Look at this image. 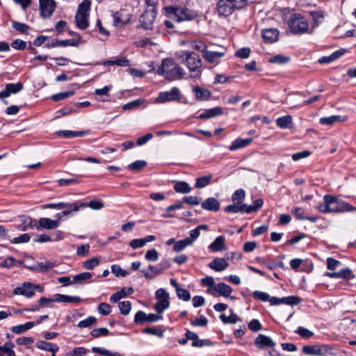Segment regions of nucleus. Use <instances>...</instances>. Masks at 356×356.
Instances as JSON below:
<instances>
[{
  "mask_svg": "<svg viewBox=\"0 0 356 356\" xmlns=\"http://www.w3.org/2000/svg\"><path fill=\"white\" fill-rule=\"evenodd\" d=\"M323 201V203L318 206V209L322 213H343L356 210L349 203L338 200L333 195H324Z\"/></svg>",
  "mask_w": 356,
  "mask_h": 356,
  "instance_id": "f257e3e1",
  "label": "nucleus"
},
{
  "mask_svg": "<svg viewBox=\"0 0 356 356\" xmlns=\"http://www.w3.org/2000/svg\"><path fill=\"white\" fill-rule=\"evenodd\" d=\"M177 58L189 70L191 76L200 77L202 74V60L199 55L193 51H185L177 55Z\"/></svg>",
  "mask_w": 356,
  "mask_h": 356,
  "instance_id": "f03ea898",
  "label": "nucleus"
},
{
  "mask_svg": "<svg viewBox=\"0 0 356 356\" xmlns=\"http://www.w3.org/2000/svg\"><path fill=\"white\" fill-rule=\"evenodd\" d=\"M157 73L170 81L180 80L185 74L184 69L172 58L163 59L161 65L157 70Z\"/></svg>",
  "mask_w": 356,
  "mask_h": 356,
  "instance_id": "7ed1b4c3",
  "label": "nucleus"
},
{
  "mask_svg": "<svg viewBox=\"0 0 356 356\" xmlns=\"http://www.w3.org/2000/svg\"><path fill=\"white\" fill-rule=\"evenodd\" d=\"M90 7V0H83L78 6L75 15V23L76 26L81 30H85L89 26Z\"/></svg>",
  "mask_w": 356,
  "mask_h": 356,
  "instance_id": "20e7f679",
  "label": "nucleus"
},
{
  "mask_svg": "<svg viewBox=\"0 0 356 356\" xmlns=\"http://www.w3.org/2000/svg\"><path fill=\"white\" fill-rule=\"evenodd\" d=\"M288 26L293 34H304L308 32L309 24L305 17L300 13L292 14L289 20Z\"/></svg>",
  "mask_w": 356,
  "mask_h": 356,
  "instance_id": "39448f33",
  "label": "nucleus"
},
{
  "mask_svg": "<svg viewBox=\"0 0 356 356\" xmlns=\"http://www.w3.org/2000/svg\"><path fill=\"white\" fill-rule=\"evenodd\" d=\"M166 10L169 14L173 15L178 22L193 20L198 15L197 12L186 7L168 6Z\"/></svg>",
  "mask_w": 356,
  "mask_h": 356,
  "instance_id": "423d86ee",
  "label": "nucleus"
},
{
  "mask_svg": "<svg viewBox=\"0 0 356 356\" xmlns=\"http://www.w3.org/2000/svg\"><path fill=\"white\" fill-rule=\"evenodd\" d=\"M331 348L325 344L309 345L302 347V353L309 355L325 356L329 355Z\"/></svg>",
  "mask_w": 356,
  "mask_h": 356,
  "instance_id": "0eeeda50",
  "label": "nucleus"
},
{
  "mask_svg": "<svg viewBox=\"0 0 356 356\" xmlns=\"http://www.w3.org/2000/svg\"><path fill=\"white\" fill-rule=\"evenodd\" d=\"M180 91L178 88L173 87L170 91L160 92L155 102L163 104L167 102L177 101L180 99Z\"/></svg>",
  "mask_w": 356,
  "mask_h": 356,
  "instance_id": "6e6552de",
  "label": "nucleus"
},
{
  "mask_svg": "<svg viewBox=\"0 0 356 356\" xmlns=\"http://www.w3.org/2000/svg\"><path fill=\"white\" fill-rule=\"evenodd\" d=\"M40 15L42 17H49L54 13L56 4L54 0H39Z\"/></svg>",
  "mask_w": 356,
  "mask_h": 356,
  "instance_id": "1a4fd4ad",
  "label": "nucleus"
},
{
  "mask_svg": "<svg viewBox=\"0 0 356 356\" xmlns=\"http://www.w3.org/2000/svg\"><path fill=\"white\" fill-rule=\"evenodd\" d=\"M59 225L58 220H51L48 218H41L38 220H35L34 227L38 231L42 229H54Z\"/></svg>",
  "mask_w": 356,
  "mask_h": 356,
  "instance_id": "9d476101",
  "label": "nucleus"
},
{
  "mask_svg": "<svg viewBox=\"0 0 356 356\" xmlns=\"http://www.w3.org/2000/svg\"><path fill=\"white\" fill-rule=\"evenodd\" d=\"M232 292V289L228 284L220 282L216 285L213 289L209 290V293L213 296L229 297Z\"/></svg>",
  "mask_w": 356,
  "mask_h": 356,
  "instance_id": "9b49d317",
  "label": "nucleus"
},
{
  "mask_svg": "<svg viewBox=\"0 0 356 356\" xmlns=\"http://www.w3.org/2000/svg\"><path fill=\"white\" fill-rule=\"evenodd\" d=\"M235 10L228 0H219L216 5V12L220 17H228L231 15Z\"/></svg>",
  "mask_w": 356,
  "mask_h": 356,
  "instance_id": "f8f14e48",
  "label": "nucleus"
},
{
  "mask_svg": "<svg viewBox=\"0 0 356 356\" xmlns=\"http://www.w3.org/2000/svg\"><path fill=\"white\" fill-rule=\"evenodd\" d=\"M13 293L15 295L23 296L26 298H31L35 294L33 289V283L29 282H25L21 286L16 287Z\"/></svg>",
  "mask_w": 356,
  "mask_h": 356,
  "instance_id": "ddd939ff",
  "label": "nucleus"
},
{
  "mask_svg": "<svg viewBox=\"0 0 356 356\" xmlns=\"http://www.w3.org/2000/svg\"><path fill=\"white\" fill-rule=\"evenodd\" d=\"M81 38L80 36L78 37V38H72V39H67V40H60L58 39H54L53 41L47 44L46 46L48 48L50 47H67V46H72V47H78L81 42Z\"/></svg>",
  "mask_w": 356,
  "mask_h": 356,
  "instance_id": "4468645a",
  "label": "nucleus"
},
{
  "mask_svg": "<svg viewBox=\"0 0 356 356\" xmlns=\"http://www.w3.org/2000/svg\"><path fill=\"white\" fill-rule=\"evenodd\" d=\"M24 88L22 82L16 83H8L6 85L5 89L0 92V99L9 97L11 94H16L21 91Z\"/></svg>",
  "mask_w": 356,
  "mask_h": 356,
  "instance_id": "2eb2a0df",
  "label": "nucleus"
},
{
  "mask_svg": "<svg viewBox=\"0 0 356 356\" xmlns=\"http://www.w3.org/2000/svg\"><path fill=\"white\" fill-rule=\"evenodd\" d=\"M254 345L259 349H264L266 348L275 347V343L270 337L259 334L254 339Z\"/></svg>",
  "mask_w": 356,
  "mask_h": 356,
  "instance_id": "dca6fc26",
  "label": "nucleus"
},
{
  "mask_svg": "<svg viewBox=\"0 0 356 356\" xmlns=\"http://www.w3.org/2000/svg\"><path fill=\"white\" fill-rule=\"evenodd\" d=\"M58 209H65L66 207H70V210H63L61 213L62 216L70 215L72 212H76L81 209V207H84L85 204H81V201L74 202L73 203L68 202H58Z\"/></svg>",
  "mask_w": 356,
  "mask_h": 356,
  "instance_id": "f3484780",
  "label": "nucleus"
},
{
  "mask_svg": "<svg viewBox=\"0 0 356 356\" xmlns=\"http://www.w3.org/2000/svg\"><path fill=\"white\" fill-rule=\"evenodd\" d=\"M155 19V13L153 11L143 13L140 17L141 27L146 30L152 29L153 22Z\"/></svg>",
  "mask_w": 356,
  "mask_h": 356,
  "instance_id": "a211bd4d",
  "label": "nucleus"
},
{
  "mask_svg": "<svg viewBox=\"0 0 356 356\" xmlns=\"http://www.w3.org/2000/svg\"><path fill=\"white\" fill-rule=\"evenodd\" d=\"M263 203L264 202L261 199H257L254 201L252 205H248L247 204L242 202L239 204V212L245 213L257 212L261 208Z\"/></svg>",
  "mask_w": 356,
  "mask_h": 356,
  "instance_id": "6ab92c4d",
  "label": "nucleus"
},
{
  "mask_svg": "<svg viewBox=\"0 0 356 356\" xmlns=\"http://www.w3.org/2000/svg\"><path fill=\"white\" fill-rule=\"evenodd\" d=\"M326 276L330 277V278H343L345 280H351L355 277V275L353 274L352 270L348 268H343L337 272H332V273H326Z\"/></svg>",
  "mask_w": 356,
  "mask_h": 356,
  "instance_id": "aec40b11",
  "label": "nucleus"
},
{
  "mask_svg": "<svg viewBox=\"0 0 356 356\" xmlns=\"http://www.w3.org/2000/svg\"><path fill=\"white\" fill-rule=\"evenodd\" d=\"M193 92L197 101H207L211 96V92L208 89L199 86L193 88Z\"/></svg>",
  "mask_w": 356,
  "mask_h": 356,
  "instance_id": "412c9836",
  "label": "nucleus"
},
{
  "mask_svg": "<svg viewBox=\"0 0 356 356\" xmlns=\"http://www.w3.org/2000/svg\"><path fill=\"white\" fill-rule=\"evenodd\" d=\"M264 40L267 43H273L278 40L279 31L276 29H267L262 32Z\"/></svg>",
  "mask_w": 356,
  "mask_h": 356,
  "instance_id": "4be33fe9",
  "label": "nucleus"
},
{
  "mask_svg": "<svg viewBox=\"0 0 356 356\" xmlns=\"http://www.w3.org/2000/svg\"><path fill=\"white\" fill-rule=\"evenodd\" d=\"M209 266L215 271L220 272L225 270L229 266V264L225 259L216 258L209 264Z\"/></svg>",
  "mask_w": 356,
  "mask_h": 356,
  "instance_id": "5701e85b",
  "label": "nucleus"
},
{
  "mask_svg": "<svg viewBox=\"0 0 356 356\" xmlns=\"http://www.w3.org/2000/svg\"><path fill=\"white\" fill-rule=\"evenodd\" d=\"M202 208L212 211H218L220 209V202L215 197H209L201 204Z\"/></svg>",
  "mask_w": 356,
  "mask_h": 356,
  "instance_id": "b1692460",
  "label": "nucleus"
},
{
  "mask_svg": "<svg viewBox=\"0 0 356 356\" xmlns=\"http://www.w3.org/2000/svg\"><path fill=\"white\" fill-rule=\"evenodd\" d=\"M252 140H253L251 138L244 139L241 138H236L232 142L231 145L229 147V149L230 151H235L238 149L243 148L249 145L252 142Z\"/></svg>",
  "mask_w": 356,
  "mask_h": 356,
  "instance_id": "393cba45",
  "label": "nucleus"
},
{
  "mask_svg": "<svg viewBox=\"0 0 356 356\" xmlns=\"http://www.w3.org/2000/svg\"><path fill=\"white\" fill-rule=\"evenodd\" d=\"M223 113L222 109L220 106H216L212 108L207 109L199 115V118L205 120L211 118L221 115Z\"/></svg>",
  "mask_w": 356,
  "mask_h": 356,
  "instance_id": "a878e982",
  "label": "nucleus"
},
{
  "mask_svg": "<svg viewBox=\"0 0 356 356\" xmlns=\"http://www.w3.org/2000/svg\"><path fill=\"white\" fill-rule=\"evenodd\" d=\"M113 17V25L115 26H122L130 21V18L129 17L123 16V11L120 10L114 13L112 15Z\"/></svg>",
  "mask_w": 356,
  "mask_h": 356,
  "instance_id": "bb28decb",
  "label": "nucleus"
},
{
  "mask_svg": "<svg viewBox=\"0 0 356 356\" xmlns=\"http://www.w3.org/2000/svg\"><path fill=\"white\" fill-rule=\"evenodd\" d=\"M209 249L213 252H218L225 248V238L223 236H219L212 242L209 246Z\"/></svg>",
  "mask_w": 356,
  "mask_h": 356,
  "instance_id": "cd10ccee",
  "label": "nucleus"
},
{
  "mask_svg": "<svg viewBox=\"0 0 356 356\" xmlns=\"http://www.w3.org/2000/svg\"><path fill=\"white\" fill-rule=\"evenodd\" d=\"M346 117L341 115H331L329 117L321 118L319 122L323 125H332L336 122H344Z\"/></svg>",
  "mask_w": 356,
  "mask_h": 356,
  "instance_id": "c85d7f7f",
  "label": "nucleus"
},
{
  "mask_svg": "<svg viewBox=\"0 0 356 356\" xmlns=\"http://www.w3.org/2000/svg\"><path fill=\"white\" fill-rule=\"evenodd\" d=\"M89 133V131H70V130H63V131H56V134L59 136H63L67 138H71L78 136H83L85 134Z\"/></svg>",
  "mask_w": 356,
  "mask_h": 356,
  "instance_id": "c756f323",
  "label": "nucleus"
},
{
  "mask_svg": "<svg viewBox=\"0 0 356 356\" xmlns=\"http://www.w3.org/2000/svg\"><path fill=\"white\" fill-rule=\"evenodd\" d=\"M36 347L40 350L49 352H58L59 350V347L56 344L44 341L37 342Z\"/></svg>",
  "mask_w": 356,
  "mask_h": 356,
  "instance_id": "7c9ffc66",
  "label": "nucleus"
},
{
  "mask_svg": "<svg viewBox=\"0 0 356 356\" xmlns=\"http://www.w3.org/2000/svg\"><path fill=\"white\" fill-rule=\"evenodd\" d=\"M344 52L345 51L343 49L337 50L327 56L321 57L319 58L318 62L322 64L330 63L341 57L344 54Z\"/></svg>",
  "mask_w": 356,
  "mask_h": 356,
  "instance_id": "2f4dec72",
  "label": "nucleus"
},
{
  "mask_svg": "<svg viewBox=\"0 0 356 356\" xmlns=\"http://www.w3.org/2000/svg\"><path fill=\"white\" fill-rule=\"evenodd\" d=\"M15 344L11 341L5 343L3 346H0V356L6 354L7 356H16L15 352L13 350Z\"/></svg>",
  "mask_w": 356,
  "mask_h": 356,
  "instance_id": "473e14b6",
  "label": "nucleus"
},
{
  "mask_svg": "<svg viewBox=\"0 0 356 356\" xmlns=\"http://www.w3.org/2000/svg\"><path fill=\"white\" fill-rule=\"evenodd\" d=\"M225 55V52L206 51L204 54V58L211 63L217 62Z\"/></svg>",
  "mask_w": 356,
  "mask_h": 356,
  "instance_id": "72a5a7b5",
  "label": "nucleus"
},
{
  "mask_svg": "<svg viewBox=\"0 0 356 356\" xmlns=\"http://www.w3.org/2000/svg\"><path fill=\"white\" fill-rule=\"evenodd\" d=\"M213 178V175L211 174L200 177L196 179L195 187L196 188H202L208 186Z\"/></svg>",
  "mask_w": 356,
  "mask_h": 356,
  "instance_id": "f704fd0d",
  "label": "nucleus"
},
{
  "mask_svg": "<svg viewBox=\"0 0 356 356\" xmlns=\"http://www.w3.org/2000/svg\"><path fill=\"white\" fill-rule=\"evenodd\" d=\"M193 244V239L191 238H186L183 240H179L177 241L173 247V250L177 252H179L182 251L184 249H185L187 246L191 245Z\"/></svg>",
  "mask_w": 356,
  "mask_h": 356,
  "instance_id": "c9c22d12",
  "label": "nucleus"
},
{
  "mask_svg": "<svg viewBox=\"0 0 356 356\" xmlns=\"http://www.w3.org/2000/svg\"><path fill=\"white\" fill-rule=\"evenodd\" d=\"M276 124L282 129L290 128L292 125V118L289 115L278 118L276 120Z\"/></svg>",
  "mask_w": 356,
  "mask_h": 356,
  "instance_id": "e433bc0d",
  "label": "nucleus"
},
{
  "mask_svg": "<svg viewBox=\"0 0 356 356\" xmlns=\"http://www.w3.org/2000/svg\"><path fill=\"white\" fill-rule=\"evenodd\" d=\"M35 325V323L29 321L26 322L24 324H21L18 325L13 326L12 327V331L15 334H22L25 332L26 331L31 329Z\"/></svg>",
  "mask_w": 356,
  "mask_h": 356,
  "instance_id": "4c0bfd02",
  "label": "nucleus"
},
{
  "mask_svg": "<svg viewBox=\"0 0 356 356\" xmlns=\"http://www.w3.org/2000/svg\"><path fill=\"white\" fill-rule=\"evenodd\" d=\"M174 190L179 193H188L191 191V187L186 181H179L174 186Z\"/></svg>",
  "mask_w": 356,
  "mask_h": 356,
  "instance_id": "58836bf2",
  "label": "nucleus"
},
{
  "mask_svg": "<svg viewBox=\"0 0 356 356\" xmlns=\"http://www.w3.org/2000/svg\"><path fill=\"white\" fill-rule=\"evenodd\" d=\"M245 197V191L239 188L237 189L232 195V201L234 203L239 204L242 203Z\"/></svg>",
  "mask_w": 356,
  "mask_h": 356,
  "instance_id": "ea45409f",
  "label": "nucleus"
},
{
  "mask_svg": "<svg viewBox=\"0 0 356 356\" xmlns=\"http://www.w3.org/2000/svg\"><path fill=\"white\" fill-rule=\"evenodd\" d=\"M231 314L229 316H226L225 314H221L220 318L224 323L234 324L239 321L238 316L234 313L233 309H229Z\"/></svg>",
  "mask_w": 356,
  "mask_h": 356,
  "instance_id": "a19ab883",
  "label": "nucleus"
},
{
  "mask_svg": "<svg viewBox=\"0 0 356 356\" xmlns=\"http://www.w3.org/2000/svg\"><path fill=\"white\" fill-rule=\"evenodd\" d=\"M170 305V302L168 300H157L156 303L154 305L155 311L161 314Z\"/></svg>",
  "mask_w": 356,
  "mask_h": 356,
  "instance_id": "79ce46f5",
  "label": "nucleus"
},
{
  "mask_svg": "<svg viewBox=\"0 0 356 356\" xmlns=\"http://www.w3.org/2000/svg\"><path fill=\"white\" fill-rule=\"evenodd\" d=\"M81 204H85L84 207H81V208H86L88 207L93 210H100L104 207V204L100 200H92L88 203L81 202Z\"/></svg>",
  "mask_w": 356,
  "mask_h": 356,
  "instance_id": "37998d69",
  "label": "nucleus"
},
{
  "mask_svg": "<svg viewBox=\"0 0 356 356\" xmlns=\"http://www.w3.org/2000/svg\"><path fill=\"white\" fill-rule=\"evenodd\" d=\"M147 165V162L142 160L136 161L131 163H130L127 168L129 170L132 171H139L141 170Z\"/></svg>",
  "mask_w": 356,
  "mask_h": 356,
  "instance_id": "c03bdc74",
  "label": "nucleus"
},
{
  "mask_svg": "<svg viewBox=\"0 0 356 356\" xmlns=\"http://www.w3.org/2000/svg\"><path fill=\"white\" fill-rule=\"evenodd\" d=\"M92 352L99 353L103 356H122L121 354L117 352L112 353L105 348L100 347H93L92 349Z\"/></svg>",
  "mask_w": 356,
  "mask_h": 356,
  "instance_id": "a18cd8bd",
  "label": "nucleus"
},
{
  "mask_svg": "<svg viewBox=\"0 0 356 356\" xmlns=\"http://www.w3.org/2000/svg\"><path fill=\"white\" fill-rule=\"evenodd\" d=\"M55 263H53L50 261H46L44 262H38L37 266H38V272L44 273L46 272L54 267H55Z\"/></svg>",
  "mask_w": 356,
  "mask_h": 356,
  "instance_id": "49530a36",
  "label": "nucleus"
},
{
  "mask_svg": "<svg viewBox=\"0 0 356 356\" xmlns=\"http://www.w3.org/2000/svg\"><path fill=\"white\" fill-rule=\"evenodd\" d=\"M289 60V58L285 56L284 55L278 54L274 56H272L269 58V62L271 63L276 64H284L286 63Z\"/></svg>",
  "mask_w": 356,
  "mask_h": 356,
  "instance_id": "de8ad7c7",
  "label": "nucleus"
},
{
  "mask_svg": "<svg viewBox=\"0 0 356 356\" xmlns=\"http://www.w3.org/2000/svg\"><path fill=\"white\" fill-rule=\"evenodd\" d=\"M119 309L120 310V313L124 315H127L129 314L131 309V303L130 301H122L118 304Z\"/></svg>",
  "mask_w": 356,
  "mask_h": 356,
  "instance_id": "09e8293b",
  "label": "nucleus"
},
{
  "mask_svg": "<svg viewBox=\"0 0 356 356\" xmlns=\"http://www.w3.org/2000/svg\"><path fill=\"white\" fill-rule=\"evenodd\" d=\"M97 323V318L95 316H89L87 318L81 321L78 323V326L81 328L90 327Z\"/></svg>",
  "mask_w": 356,
  "mask_h": 356,
  "instance_id": "8fccbe9b",
  "label": "nucleus"
},
{
  "mask_svg": "<svg viewBox=\"0 0 356 356\" xmlns=\"http://www.w3.org/2000/svg\"><path fill=\"white\" fill-rule=\"evenodd\" d=\"M92 277V273L84 272L73 277L74 283H82L83 281L89 280Z\"/></svg>",
  "mask_w": 356,
  "mask_h": 356,
  "instance_id": "3c124183",
  "label": "nucleus"
},
{
  "mask_svg": "<svg viewBox=\"0 0 356 356\" xmlns=\"http://www.w3.org/2000/svg\"><path fill=\"white\" fill-rule=\"evenodd\" d=\"M301 302V298L298 296H290L287 297L282 298L283 304L288 305H298Z\"/></svg>",
  "mask_w": 356,
  "mask_h": 356,
  "instance_id": "603ef678",
  "label": "nucleus"
},
{
  "mask_svg": "<svg viewBox=\"0 0 356 356\" xmlns=\"http://www.w3.org/2000/svg\"><path fill=\"white\" fill-rule=\"evenodd\" d=\"M13 27L21 33H26L29 29V26L27 24L16 21L13 22Z\"/></svg>",
  "mask_w": 356,
  "mask_h": 356,
  "instance_id": "864d4df0",
  "label": "nucleus"
},
{
  "mask_svg": "<svg viewBox=\"0 0 356 356\" xmlns=\"http://www.w3.org/2000/svg\"><path fill=\"white\" fill-rule=\"evenodd\" d=\"M109 330L106 327L96 328L91 331L90 334L93 338H98L101 336H107Z\"/></svg>",
  "mask_w": 356,
  "mask_h": 356,
  "instance_id": "5fc2aeb1",
  "label": "nucleus"
},
{
  "mask_svg": "<svg viewBox=\"0 0 356 356\" xmlns=\"http://www.w3.org/2000/svg\"><path fill=\"white\" fill-rule=\"evenodd\" d=\"M111 272L117 277H126L129 273L123 270L119 265L115 264L111 266Z\"/></svg>",
  "mask_w": 356,
  "mask_h": 356,
  "instance_id": "6e6d98bb",
  "label": "nucleus"
},
{
  "mask_svg": "<svg viewBox=\"0 0 356 356\" xmlns=\"http://www.w3.org/2000/svg\"><path fill=\"white\" fill-rule=\"evenodd\" d=\"M99 264V261L97 258L93 257L90 259L86 260L83 263V266L88 270H92L95 267L97 266Z\"/></svg>",
  "mask_w": 356,
  "mask_h": 356,
  "instance_id": "4d7b16f0",
  "label": "nucleus"
},
{
  "mask_svg": "<svg viewBox=\"0 0 356 356\" xmlns=\"http://www.w3.org/2000/svg\"><path fill=\"white\" fill-rule=\"evenodd\" d=\"M35 220H33L29 216H24L23 217V223L22 225L21 229L22 231H26L30 228L35 227L34 223Z\"/></svg>",
  "mask_w": 356,
  "mask_h": 356,
  "instance_id": "13d9d810",
  "label": "nucleus"
},
{
  "mask_svg": "<svg viewBox=\"0 0 356 356\" xmlns=\"http://www.w3.org/2000/svg\"><path fill=\"white\" fill-rule=\"evenodd\" d=\"M143 102L144 101L143 99H138L124 104L122 108L125 111L131 110L135 108L139 107L143 104Z\"/></svg>",
  "mask_w": 356,
  "mask_h": 356,
  "instance_id": "bf43d9fd",
  "label": "nucleus"
},
{
  "mask_svg": "<svg viewBox=\"0 0 356 356\" xmlns=\"http://www.w3.org/2000/svg\"><path fill=\"white\" fill-rule=\"evenodd\" d=\"M176 293L178 298L184 301H188L191 299L190 292L185 289H177Z\"/></svg>",
  "mask_w": 356,
  "mask_h": 356,
  "instance_id": "052dcab7",
  "label": "nucleus"
},
{
  "mask_svg": "<svg viewBox=\"0 0 356 356\" xmlns=\"http://www.w3.org/2000/svg\"><path fill=\"white\" fill-rule=\"evenodd\" d=\"M295 332L305 339H309L314 335L312 331L303 327H298Z\"/></svg>",
  "mask_w": 356,
  "mask_h": 356,
  "instance_id": "680f3d73",
  "label": "nucleus"
},
{
  "mask_svg": "<svg viewBox=\"0 0 356 356\" xmlns=\"http://www.w3.org/2000/svg\"><path fill=\"white\" fill-rule=\"evenodd\" d=\"M253 298L263 302L268 301L270 296L268 293L263 291H255L252 293Z\"/></svg>",
  "mask_w": 356,
  "mask_h": 356,
  "instance_id": "e2e57ef3",
  "label": "nucleus"
},
{
  "mask_svg": "<svg viewBox=\"0 0 356 356\" xmlns=\"http://www.w3.org/2000/svg\"><path fill=\"white\" fill-rule=\"evenodd\" d=\"M97 309L98 312L103 316H107L111 312V306L106 302L100 303L98 306Z\"/></svg>",
  "mask_w": 356,
  "mask_h": 356,
  "instance_id": "0e129e2a",
  "label": "nucleus"
},
{
  "mask_svg": "<svg viewBox=\"0 0 356 356\" xmlns=\"http://www.w3.org/2000/svg\"><path fill=\"white\" fill-rule=\"evenodd\" d=\"M201 200V198H199L196 196H185L182 199L183 202L192 206L198 205Z\"/></svg>",
  "mask_w": 356,
  "mask_h": 356,
  "instance_id": "69168bd1",
  "label": "nucleus"
},
{
  "mask_svg": "<svg viewBox=\"0 0 356 356\" xmlns=\"http://www.w3.org/2000/svg\"><path fill=\"white\" fill-rule=\"evenodd\" d=\"M145 258L149 261H156L159 259V253L155 249H150L147 251Z\"/></svg>",
  "mask_w": 356,
  "mask_h": 356,
  "instance_id": "338daca9",
  "label": "nucleus"
},
{
  "mask_svg": "<svg viewBox=\"0 0 356 356\" xmlns=\"http://www.w3.org/2000/svg\"><path fill=\"white\" fill-rule=\"evenodd\" d=\"M143 332L148 334H153L156 335L160 338H162L163 337V332L156 327H147L143 330Z\"/></svg>",
  "mask_w": 356,
  "mask_h": 356,
  "instance_id": "774afa93",
  "label": "nucleus"
}]
</instances>
